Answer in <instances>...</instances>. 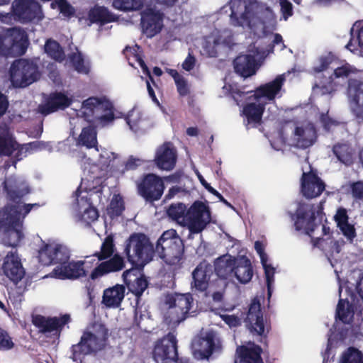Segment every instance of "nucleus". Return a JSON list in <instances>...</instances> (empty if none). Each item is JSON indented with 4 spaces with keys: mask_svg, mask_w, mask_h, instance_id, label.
Wrapping results in <instances>:
<instances>
[{
    "mask_svg": "<svg viewBox=\"0 0 363 363\" xmlns=\"http://www.w3.org/2000/svg\"><path fill=\"white\" fill-rule=\"evenodd\" d=\"M4 189L11 201L0 209V238L2 243L9 247H15L23 238V223L25 217L30 213L33 207L38 204L21 205L20 201L23 194L6 182H4Z\"/></svg>",
    "mask_w": 363,
    "mask_h": 363,
    "instance_id": "1",
    "label": "nucleus"
},
{
    "mask_svg": "<svg viewBox=\"0 0 363 363\" xmlns=\"http://www.w3.org/2000/svg\"><path fill=\"white\" fill-rule=\"evenodd\" d=\"M155 250L173 269L181 268L184 259V244L175 230L164 231L156 243Z\"/></svg>",
    "mask_w": 363,
    "mask_h": 363,
    "instance_id": "2",
    "label": "nucleus"
},
{
    "mask_svg": "<svg viewBox=\"0 0 363 363\" xmlns=\"http://www.w3.org/2000/svg\"><path fill=\"white\" fill-rule=\"evenodd\" d=\"M99 328L96 333L84 331L79 342L72 346L71 358L73 361L77 362L84 356L96 354L105 348L108 338V330L101 324Z\"/></svg>",
    "mask_w": 363,
    "mask_h": 363,
    "instance_id": "3",
    "label": "nucleus"
},
{
    "mask_svg": "<svg viewBox=\"0 0 363 363\" xmlns=\"http://www.w3.org/2000/svg\"><path fill=\"white\" fill-rule=\"evenodd\" d=\"M83 117L89 123L105 126L115 119L113 104L106 98L89 97L82 103Z\"/></svg>",
    "mask_w": 363,
    "mask_h": 363,
    "instance_id": "4",
    "label": "nucleus"
},
{
    "mask_svg": "<svg viewBox=\"0 0 363 363\" xmlns=\"http://www.w3.org/2000/svg\"><path fill=\"white\" fill-rule=\"evenodd\" d=\"M153 252V245L143 233H133L125 241L124 253L133 265L147 264L152 260Z\"/></svg>",
    "mask_w": 363,
    "mask_h": 363,
    "instance_id": "5",
    "label": "nucleus"
},
{
    "mask_svg": "<svg viewBox=\"0 0 363 363\" xmlns=\"http://www.w3.org/2000/svg\"><path fill=\"white\" fill-rule=\"evenodd\" d=\"M9 74L13 86L16 88H25L38 81L40 76L37 64L25 58L12 62Z\"/></svg>",
    "mask_w": 363,
    "mask_h": 363,
    "instance_id": "6",
    "label": "nucleus"
},
{
    "mask_svg": "<svg viewBox=\"0 0 363 363\" xmlns=\"http://www.w3.org/2000/svg\"><path fill=\"white\" fill-rule=\"evenodd\" d=\"M284 81L285 77L284 75H278L272 82L262 84L256 88L254 91H242L238 88L230 85L229 94L235 100L237 105H240V103L242 102L246 96L252 92H254V94L248 96V98L250 99L253 97L256 101H259L262 98H265L268 101H274L277 94L280 92Z\"/></svg>",
    "mask_w": 363,
    "mask_h": 363,
    "instance_id": "7",
    "label": "nucleus"
},
{
    "mask_svg": "<svg viewBox=\"0 0 363 363\" xmlns=\"http://www.w3.org/2000/svg\"><path fill=\"white\" fill-rule=\"evenodd\" d=\"M28 45V35L20 28L14 27L0 32V57H7L14 52L23 54Z\"/></svg>",
    "mask_w": 363,
    "mask_h": 363,
    "instance_id": "8",
    "label": "nucleus"
},
{
    "mask_svg": "<svg viewBox=\"0 0 363 363\" xmlns=\"http://www.w3.org/2000/svg\"><path fill=\"white\" fill-rule=\"evenodd\" d=\"M193 297L191 294H175L167 298L169 306L166 320L169 323L179 324L184 320L192 306Z\"/></svg>",
    "mask_w": 363,
    "mask_h": 363,
    "instance_id": "9",
    "label": "nucleus"
},
{
    "mask_svg": "<svg viewBox=\"0 0 363 363\" xmlns=\"http://www.w3.org/2000/svg\"><path fill=\"white\" fill-rule=\"evenodd\" d=\"M185 227L193 234L201 233L211 220L208 206L201 201H194L188 208Z\"/></svg>",
    "mask_w": 363,
    "mask_h": 363,
    "instance_id": "10",
    "label": "nucleus"
},
{
    "mask_svg": "<svg viewBox=\"0 0 363 363\" xmlns=\"http://www.w3.org/2000/svg\"><path fill=\"white\" fill-rule=\"evenodd\" d=\"M138 192L146 201L153 202L161 199L164 184L162 179L153 173L145 174L137 184Z\"/></svg>",
    "mask_w": 363,
    "mask_h": 363,
    "instance_id": "11",
    "label": "nucleus"
},
{
    "mask_svg": "<svg viewBox=\"0 0 363 363\" xmlns=\"http://www.w3.org/2000/svg\"><path fill=\"white\" fill-rule=\"evenodd\" d=\"M296 230H304L306 235L311 236L316 227L315 214L313 205L299 202L295 213L288 212Z\"/></svg>",
    "mask_w": 363,
    "mask_h": 363,
    "instance_id": "12",
    "label": "nucleus"
},
{
    "mask_svg": "<svg viewBox=\"0 0 363 363\" xmlns=\"http://www.w3.org/2000/svg\"><path fill=\"white\" fill-rule=\"evenodd\" d=\"M152 357L157 363H168L178 359L177 340L173 333H169L156 341Z\"/></svg>",
    "mask_w": 363,
    "mask_h": 363,
    "instance_id": "13",
    "label": "nucleus"
},
{
    "mask_svg": "<svg viewBox=\"0 0 363 363\" xmlns=\"http://www.w3.org/2000/svg\"><path fill=\"white\" fill-rule=\"evenodd\" d=\"M222 346L213 331L207 332L204 336L198 337L192 342L194 357L199 360L208 359L215 352H220Z\"/></svg>",
    "mask_w": 363,
    "mask_h": 363,
    "instance_id": "14",
    "label": "nucleus"
},
{
    "mask_svg": "<svg viewBox=\"0 0 363 363\" xmlns=\"http://www.w3.org/2000/svg\"><path fill=\"white\" fill-rule=\"evenodd\" d=\"M38 258L43 265H61L69 260L70 250L61 244H44L38 251Z\"/></svg>",
    "mask_w": 363,
    "mask_h": 363,
    "instance_id": "15",
    "label": "nucleus"
},
{
    "mask_svg": "<svg viewBox=\"0 0 363 363\" xmlns=\"http://www.w3.org/2000/svg\"><path fill=\"white\" fill-rule=\"evenodd\" d=\"M13 15L21 22L42 19L41 6L35 0H15L12 4Z\"/></svg>",
    "mask_w": 363,
    "mask_h": 363,
    "instance_id": "16",
    "label": "nucleus"
},
{
    "mask_svg": "<svg viewBox=\"0 0 363 363\" xmlns=\"http://www.w3.org/2000/svg\"><path fill=\"white\" fill-rule=\"evenodd\" d=\"M73 102L72 98L61 91H55L49 94L44 104L38 105L37 112L46 116L58 111H64Z\"/></svg>",
    "mask_w": 363,
    "mask_h": 363,
    "instance_id": "17",
    "label": "nucleus"
},
{
    "mask_svg": "<svg viewBox=\"0 0 363 363\" xmlns=\"http://www.w3.org/2000/svg\"><path fill=\"white\" fill-rule=\"evenodd\" d=\"M177 161V151L172 142H164L155 152L154 163L161 170L171 171Z\"/></svg>",
    "mask_w": 363,
    "mask_h": 363,
    "instance_id": "18",
    "label": "nucleus"
},
{
    "mask_svg": "<svg viewBox=\"0 0 363 363\" xmlns=\"http://www.w3.org/2000/svg\"><path fill=\"white\" fill-rule=\"evenodd\" d=\"M69 321L70 315L69 314H64L60 318L45 317L40 314L32 315L33 325L42 334L60 331Z\"/></svg>",
    "mask_w": 363,
    "mask_h": 363,
    "instance_id": "19",
    "label": "nucleus"
},
{
    "mask_svg": "<svg viewBox=\"0 0 363 363\" xmlns=\"http://www.w3.org/2000/svg\"><path fill=\"white\" fill-rule=\"evenodd\" d=\"M84 261L65 262V264L57 265L51 272L52 277L65 280H74L86 276V271L84 267Z\"/></svg>",
    "mask_w": 363,
    "mask_h": 363,
    "instance_id": "20",
    "label": "nucleus"
},
{
    "mask_svg": "<svg viewBox=\"0 0 363 363\" xmlns=\"http://www.w3.org/2000/svg\"><path fill=\"white\" fill-rule=\"evenodd\" d=\"M301 189L306 198L313 199L319 196L323 192L325 184L318 174L311 170L303 173L301 179Z\"/></svg>",
    "mask_w": 363,
    "mask_h": 363,
    "instance_id": "21",
    "label": "nucleus"
},
{
    "mask_svg": "<svg viewBox=\"0 0 363 363\" xmlns=\"http://www.w3.org/2000/svg\"><path fill=\"white\" fill-rule=\"evenodd\" d=\"M4 274L14 284L18 283L25 276L26 271L16 252H9L4 259L1 267Z\"/></svg>",
    "mask_w": 363,
    "mask_h": 363,
    "instance_id": "22",
    "label": "nucleus"
},
{
    "mask_svg": "<svg viewBox=\"0 0 363 363\" xmlns=\"http://www.w3.org/2000/svg\"><path fill=\"white\" fill-rule=\"evenodd\" d=\"M245 322L252 333L259 335L264 333L265 326L263 313L259 300L256 298L252 300L245 318Z\"/></svg>",
    "mask_w": 363,
    "mask_h": 363,
    "instance_id": "23",
    "label": "nucleus"
},
{
    "mask_svg": "<svg viewBox=\"0 0 363 363\" xmlns=\"http://www.w3.org/2000/svg\"><path fill=\"white\" fill-rule=\"evenodd\" d=\"M317 138L316 129L312 123L297 126L293 133L294 146L298 149H307L316 142Z\"/></svg>",
    "mask_w": 363,
    "mask_h": 363,
    "instance_id": "24",
    "label": "nucleus"
},
{
    "mask_svg": "<svg viewBox=\"0 0 363 363\" xmlns=\"http://www.w3.org/2000/svg\"><path fill=\"white\" fill-rule=\"evenodd\" d=\"M125 264L123 257L115 254L108 259L101 261L91 272L90 279L95 280L110 273L118 272L125 268Z\"/></svg>",
    "mask_w": 363,
    "mask_h": 363,
    "instance_id": "25",
    "label": "nucleus"
},
{
    "mask_svg": "<svg viewBox=\"0 0 363 363\" xmlns=\"http://www.w3.org/2000/svg\"><path fill=\"white\" fill-rule=\"evenodd\" d=\"M230 24L233 26H249L251 22L252 11L249 6L241 0L230 1Z\"/></svg>",
    "mask_w": 363,
    "mask_h": 363,
    "instance_id": "26",
    "label": "nucleus"
},
{
    "mask_svg": "<svg viewBox=\"0 0 363 363\" xmlns=\"http://www.w3.org/2000/svg\"><path fill=\"white\" fill-rule=\"evenodd\" d=\"M235 72L244 78L256 74L257 64L252 55H240L233 60Z\"/></svg>",
    "mask_w": 363,
    "mask_h": 363,
    "instance_id": "27",
    "label": "nucleus"
},
{
    "mask_svg": "<svg viewBox=\"0 0 363 363\" xmlns=\"http://www.w3.org/2000/svg\"><path fill=\"white\" fill-rule=\"evenodd\" d=\"M162 17L160 14L152 10L145 11L141 17V26L147 37H152L160 33L162 29Z\"/></svg>",
    "mask_w": 363,
    "mask_h": 363,
    "instance_id": "28",
    "label": "nucleus"
},
{
    "mask_svg": "<svg viewBox=\"0 0 363 363\" xmlns=\"http://www.w3.org/2000/svg\"><path fill=\"white\" fill-rule=\"evenodd\" d=\"M334 220L344 237L349 242L352 243L357 237V231L354 225L349 223L347 210L344 208H339L334 216Z\"/></svg>",
    "mask_w": 363,
    "mask_h": 363,
    "instance_id": "29",
    "label": "nucleus"
},
{
    "mask_svg": "<svg viewBox=\"0 0 363 363\" xmlns=\"http://www.w3.org/2000/svg\"><path fill=\"white\" fill-rule=\"evenodd\" d=\"M236 352L239 360L235 363H263L261 357L262 349L259 345L253 342L249 343L248 346H239Z\"/></svg>",
    "mask_w": 363,
    "mask_h": 363,
    "instance_id": "30",
    "label": "nucleus"
},
{
    "mask_svg": "<svg viewBox=\"0 0 363 363\" xmlns=\"http://www.w3.org/2000/svg\"><path fill=\"white\" fill-rule=\"evenodd\" d=\"M233 276L242 284L249 283L253 276V267L250 259L245 256L236 259Z\"/></svg>",
    "mask_w": 363,
    "mask_h": 363,
    "instance_id": "31",
    "label": "nucleus"
},
{
    "mask_svg": "<svg viewBox=\"0 0 363 363\" xmlns=\"http://www.w3.org/2000/svg\"><path fill=\"white\" fill-rule=\"evenodd\" d=\"M125 288L122 284H116L104 291L102 303L108 308H118L125 296Z\"/></svg>",
    "mask_w": 363,
    "mask_h": 363,
    "instance_id": "32",
    "label": "nucleus"
},
{
    "mask_svg": "<svg viewBox=\"0 0 363 363\" xmlns=\"http://www.w3.org/2000/svg\"><path fill=\"white\" fill-rule=\"evenodd\" d=\"M236 258L228 255H223L216 259L214 263V270L218 277L227 279L233 277V269Z\"/></svg>",
    "mask_w": 363,
    "mask_h": 363,
    "instance_id": "33",
    "label": "nucleus"
},
{
    "mask_svg": "<svg viewBox=\"0 0 363 363\" xmlns=\"http://www.w3.org/2000/svg\"><path fill=\"white\" fill-rule=\"evenodd\" d=\"M210 277L211 269H208L206 266L199 264L192 272V289L200 292L206 291L208 286Z\"/></svg>",
    "mask_w": 363,
    "mask_h": 363,
    "instance_id": "34",
    "label": "nucleus"
},
{
    "mask_svg": "<svg viewBox=\"0 0 363 363\" xmlns=\"http://www.w3.org/2000/svg\"><path fill=\"white\" fill-rule=\"evenodd\" d=\"M136 273V269H130L124 271L122 276L124 282L128 286L130 285V282L132 281V279L129 278H130L132 275L135 277L130 290L137 297H140L147 289L148 282L143 275L139 277H137Z\"/></svg>",
    "mask_w": 363,
    "mask_h": 363,
    "instance_id": "35",
    "label": "nucleus"
},
{
    "mask_svg": "<svg viewBox=\"0 0 363 363\" xmlns=\"http://www.w3.org/2000/svg\"><path fill=\"white\" fill-rule=\"evenodd\" d=\"M88 19L92 23L105 25L116 20V16L105 6L96 5L88 13Z\"/></svg>",
    "mask_w": 363,
    "mask_h": 363,
    "instance_id": "36",
    "label": "nucleus"
},
{
    "mask_svg": "<svg viewBox=\"0 0 363 363\" xmlns=\"http://www.w3.org/2000/svg\"><path fill=\"white\" fill-rule=\"evenodd\" d=\"M264 104L248 103L243 106L242 114L246 117L248 124H258L261 122Z\"/></svg>",
    "mask_w": 363,
    "mask_h": 363,
    "instance_id": "37",
    "label": "nucleus"
},
{
    "mask_svg": "<svg viewBox=\"0 0 363 363\" xmlns=\"http://www.w3.org/2000/svg\"><path fill=\"white\" fill-rule=\"evenodd\" d=\"M18 146V144L10 136L8 128L0 126V156L11 155Z\"/></svg>",
    "mask_w": 363,
    "mask_h": 363,
    "instance_id": "38",
    "label": "nucleus"
},
{
    "mask_svg": "<svg viewBox=\"0 0 363 363\" xmlns=\"http://www.w3.org/2000/svg\"><path fill=\"white\" fill-rule=\"evenodd\" d=\"M354 307L347 299L340 298L336 308L335 318L345 324H349L354 317Z\"/></svg>",
    "mask_w": 363,
    "mask_h": 363,
    "instance_id": "39",
    "label": "nucleus"
},
{
    "mask_svg": "<svg viewBox=\"0 0 363 363\" xmlns=\"http://www.w3.org/2000/svg\"><path fill=\"white\" fill-rule=\"evenodd\" d=\"M188 208L183 203H174L167 210L168 216L179 225L185 227Z\"/></svg>",
    "mask_w": 363,
    "mask_h": 363,
    "instance_id": "40",
    "label": "nucleus"
},
{
    "mask_svg": "<svg viewBox=\"0 0 363 363\" xmlns=\"http://www.w3.org/2000/svg\"><path fill=\"white\" fill-rule=\"evenodd\" d=\"M77 143L79 145L85 146L88 149L96 147L98 142L96 126L89 125L87 127L83 128L78 138Z\"/></svg>",
    "mask_w": 363,
    "mask_h": 363,
    "instance_id": "41",
    "label": "nucleus"
},
{
    "mask_svg": "<svg viewBox=\"0 0 363 363\" xmlns=\"http://www.w3.org/2000/svg\"><path fill=\"white\" fill-rule=\"evenodd\" d=\"M352 111L356 118L363 121V82H358L354 87Z\"/></svg>",
    "mask_w": 363,
    "mask_h": 363,
    "instance_id": "42",
    "label": "nucleus"
},
{
    "mask_svg": "<svg viewBox=\"0 0 363 363\" xmlns=\"http://www.w3.org/2000/svg\"><path fill=\"white\" fill-rule=\"evenodd\" d=\"M115 250L113 237L110 235L105 238L101 244L100 251L96 252L93 255L96 257L99 261H104L113 256Z\"/></svg>",
    "mask_w": 363,
    "mask_h": 363,
    "instance_id": "43",
    "label": "nucleus"
},
{
    "mask_svg": "<svg viewBox=\"0 0 363 363\" xmlns=\"http://www.w3.org/2000/svg\"><path fill=\"white\" fill-rule=\"evenodd\" d=\"M222 45L228 48V49H233L235 43H233V38L232 36H228L220 41V38H215L213 44L207 43L204 47L205 51L208 53L209 57H216L218 55V47Z\"/></svg>",
    "mask_w": 363,
    "mask_h": 363,
    "instance_id": "44",
    "label": "nucleus"
},
{
    "mask_svg": "<svg viewBox=\"0 0 363 363\" xmlns=\"http://www.w3.org/2000/svg\"><path fill=\"white\" fill-rule=\"evenodd\" d=\"M125 210V203L123 196L119 194H113L108 207L107 214L111 218L120 216Z\"/></svg>",
    "mask_w": 363,
    "mask_h": 363,
    "instance_id": "45",
    "label": "nucleus"
},
{
    "mask_svg": "<svg viewBox=\"0 0 363 363\" xmlns=\"http://www.w3.org/2000/svg\"><path fill=\"white\" fill-rule=\"evenodd\" d=\"M45 51L49 57L57 62H62L65 60V52L60 43L55 40H47Z\"/></svg>",
    "mask_w": 363,
    "mask_h": 363,
    "instance_id": "46",
    "label": "nucleus"
},
{
    "mask_svg": "<svg viewBox=\"0 0 363 363\" xmlns=\"http://www.w3.org/2000/svg\"><path fill=\"white\" fill-rule=\"evenodd\" d=\"M340 363H363V353L356 347H350L342 352Z\"/></svg>",
    "mask_w": 363,
    "mask_h": 363,
    "instance_id": "47",
    "label": "nucleus"
},
{
    "mask_svg": "<svg viewBox=\"0 0 363 363\" xmlns=\"http://www.w3.org/2000/svg\"><path fill=\"white\" fill-rule=\"evenodd\" d=\"M348 145L345 144H337L333 147V152L337 160L342 163L350 165L352 163V155L349 150Z\"/></svg>",
    "mask_w": 363,
    "mask_h": 363,
    "instance_id": "48",
    "label": "nucleus"
},
{
    "mask_svg": "<svg viewBox=\"0 0 363 363\" xmlns=\"http://www.w3.org/2000/svg\"><path fill=\"white\" fill-rule=\"evenodd\" d=\"M113 6L121 11H137L143 6V0H113Z\"/></svg>",
    "mask_w": 363,
    "mask_h": 363,
    "instance_id": "49",
    "label": "nucleus"
},
{
    "mask_svg": "<svg viewBox=\"0 0 363 363\" xmlns=\"http://www.w3.org/2000/svg\"><path fill=\"white\" fill-rule=\"evenodd\" d=\"M69 58L77 72L83 74H88L89 72V67L84 65V60L82 53L72 52L69 55Z\"/></svg>",
    "mask_w": 363,
    "mask_h": 363,
    "instance_id": "50",
    "label": "nucleus"
},
{
    "mask_svg": "<svg viewBox=\"0 0 363 363\" xmlns=\"http://www.w3.org/2000/svg\"><path fill=\"white\" fill-rule=\"evenodd\" d=\"M319 121L323 129L326 132H330L335 127L338 126L340 122L329 116V111L325 113H320L319 115Z\"/></svg>",
    "mask_w": 363,
    "mask_h": 363,
    "instance_id": "51",
    "label": "nucleus"
},
{
    "mask_svg": "<svg viewBox=\"0 0 363 363\" xmlns=\"http://www.w3.org/2000/svg\"><path fill=\"white\" fill-rule=\"evenodd\" d=\"M99 212L96 208L89 206L82 213V220L90 225L91 223L96 221L99 218Z\"/></svg>",
    "mask_w": 363,
    "mask_h": 363,
    "instance_id": "52",
    "label": "nucleus"
},
{
    "mask_svg": "<svg viewBox=\"0 0 363 363\" xmlns=\"http://www.w3.org/2000/svg\"><path fill=\"white\" fill-rule=\"evenodd\" d=\"M199 180L202 185L205 187V189L212 194L213 195L216 196L220 201L223 203L225 206L228 207L233 208V206L230 203H229L225 198L214 188H213L204 179L202 176H199Z\"/></svg>",
    "mask_w": 363,
    "mask_h": 363,
    "instance_id": "53",
    "label": "nucleus"
},
{
    "mask_svg": "<svg viewBox=\"0 0 363 363\" xmlns=\"http://www.w3.org/2000/svg\"><path fill=\"white\" fill-rule=\"evenodd\" d=\"M352 197L355 200L363 201V181H357L350 184Z\"/></svg>",
    "mask_w": 363,
    "mask_h": 363,
    "instance_id": "54",
    "label": "nucleus"
},
{
    "mask_svg": "<svg viewBox=\"0 0 363 363\" xmlns=\"http://www.w3.org/2000/svg\"><path fill=\"white\" fill-rule=\"evenodd\" d=\"M267 259L264 260V262H261L264 269V274L266 278V282L267 285L268 294L270 295L271 285L274 281V268L267 263Z\"/></svg>",
    "mask_w": 363,
    "mask_h": 363,
    "instance_id": "55",
    "label": "nucleus"
},
{
    "mask_svg": "<svg viewBox=\"0 0 363 363\" xmlns=\"http://www.w3.org/2000/svg\"><path fill=\"white\" fill-rule=\"evenodd\" d=\"M14 344L8 333L0 328V350H11Z\"/></svg>",
    "mask_w": 363,
    "mask_h": 363,
    "instance_id": "56",
    "label": "nucleus"
},
{
    "mask_svg": "<svg viewBox=\"0 0 363 363\" xmlns=\"http://www.w3.org/2000/svg\"><path fill=\"white\" fill-rule=\"evenodd\" d=\"M57 3L60 13L65 16L71 18L74 15V9L67 1V0H58Z\"/></svg>",
    "mask_w": 363,
    "mask_h": 363,
    "instance_id": "57",
    "label": "nucleus"
},
{
    "mask_svg": "<svg viewBox=\"0 0 363 363\" xmlns=\"http://www.w3.org/2000/svg\"><path fill=\"white\" fill-rule=\"evenodd\" d=\"M143 163V161L139 158H135L130 156L124 164V168L121 170V173L130 170H135L139 166Z\"/></svg>",
    "mask_w": 363,
    "mask_h": 363,
    "instance_id": "58",
    "label": "nucleus"
},
{
    "mask_svg": "<svg viewBox=\"0 0 363 363\" xmlns=\"http://www.w3.org/2000/svg\"><path fill=\"white\" fill-rule=\"evenodd\" d=\"M279 1L281 14L284 19L286 21L294 14L292 4L289 0H279Z\"/></svg>",
    "mask_w": 363,
    "mask_h": 363,
    "instance_id": "59",
    "label": "nucleus"
},
{
    "mask_svg": "<svg viewBox=\"0 0 363 363\" xmlns=\"http://www.w3.org/2000/svg\"><path fill=\"white\" fill-rule=\"evenodd\" d=\"M138 113L134 111H131L125 117V121L129 125L130 128L133 131H137L138 129V123L140 118L138 117Z\"/></svg>",
    "mask_w": 363,
    "mask_h": 363,
    "instance_id": "60",
    "label": "nucleus"
},
{
    "mask_svg": "<svg viewBox=\"0 0 363 363\" xmlns=\"http://www.w3.org/2000/svg\"><path fill=\"white\" fill-rule=\"evenodd\" d=\"M175 84L177 86V91L181 96H186L189 94V88L187 81L184 77L176 80Z\"/></svg>",
    "mask_w": 363,
    "mask_h": 363,
    "instance_id": "61",
    "label": "nucleus"
},
{
    "mask_svg": "<svg viewBox=\"0 0 363 363\" xmlns=\"http://www.w3.org/2000/svg\"><path fill=\"white\" fill-rule=\"evenodd\" d=\"M333 61V56L332 55H328L327 56L321 57L320 59V65L318 67L315 68V71L317 72H321L325 69H327Z\"/></svg>",
    "mask_w": 363,
    "mask_h": 363,
    "instance_id": "62",
    "label": "nucleus"
},
{
    "mask_svg": "<svg viewBox=\"0 0 363 363\" xmlns=\"http://www.w3.org/2000/svg\"><path fill=\"white\" fill-rule=\"evenodd\" d=\"M222 320L230 327H237L240 325V318L234 315H223Z\"/></svg>",
    "mask_w": 363,
    "mask_h": 363,
    "instance_id": "63",
    "label": "nucleus"
},
{
    "mask_svg": "<svg viewBox=\"0 0 363 363\" xmlns=\"http://www.w3.org/2000/svg\"><path fill=\"white\" fill-rule=\"evenodd\" d=\"M195 63V57L191 53L189 52L188 56L182 63V68L186 71H191V69H194Z\"/></svg>",
    "mask_w": 363,
    "mask_h": 363,
    "instance_id": "64",
    "label": "nucleus"
}]
</instances>
